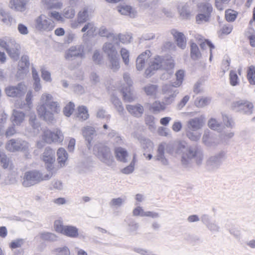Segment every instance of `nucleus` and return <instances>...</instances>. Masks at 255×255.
<instances>
[{
    "label": "nucleus",
    "instance_id": "4c0bfd02",
    "mask_svg": "<svg viewBox=\"0 0 255 255\" xmlns=\"http://www.w3.org/2000/svg\"><path fill=\"white\" fill-rule=\"evenodd\" d=\"M63 234L71 238H76L78 236V229L75 226H65Z\"/></svg>",
    "mask_w": 255,
    "mask_h": 255
},
{
    "label": "nucleus",
    "instance_id": "72a5a7b5",
    "mask_svg": "<svg viewBox=\"0 0 255 255\" xmlns=\"http://www.w3.org/2000/svg\"><path fill=\"white\" fill-rule=\"evenodd\" d=\"M178 12L183 19H188L191 16L189 6L187 3H181L177 7Z\"/></svg>",
    "mask_w": 255,
    "mask_h": 255
},
{
    "label": "nucleus",
    "instance_id": "7ed1b4c3",
    "mask_svg": "<svg viewBox=\"0 0 255 255\" xmlns=\"http://www.w3.org/2000/svg\"><path fill=\"white\" fill-rule=\"evenodd\" d=\"M205 118L203 116L189 119L186 123V134L193 141H197L201 137V133L197 131L204 125Z\"/></svg>",
    "mask_w": 255,
    "mask_h": 255
},
{
    "label": "nucleus",
    "instance_id": "9b49d317",
    "mask_svg": "<svg viewBox=\"0 0 255 255\" xmlns=\"http://www.w3.org/2000/svg\"><path fill=\"white\" fill-rule=\"evenodd\" d=\"M64 57L66 60L72 61L76 58L84 59L85 58L84 46L82 44L71 46L66 50Z\"/></svg>",
    "mask_w": 255,
    "mask_h": 255
},
{
    "label": "nucleus",
    "instance_id": "774afa93",
    "mask_svg": "<svg viewBox=\"0 0 255 255\" xmlns=\"http://www.w3.org/2000/svg\"><path fill=\"white\" fill-rule=\"evenodd\" d=\"M54 252L58 255H70V252L67 247H63L55 249Z\"/></svg>",
    "mask_w": 255,
    "mask_h": 255
},
{
    "label": "nucleus",
    "instance_id": "cd10ccee",
    "mask_svg": "<svg viewBox=\"0 0 255 255\" xmlns=\"http://www.w3.org/2000/svg\"><path fill=\"white\" fill-rule=\"evenodd\" d=\"M96 31L97 27L92 22L86 23L81 29V32L84 33L83 37H93Z\"/></svg>",
    "mask_w": 255,
    "mask_h": 255
},
{
    "label": "nucleus",
    "instance_id": "13d9d810",
    "mask_svg": "<svg viewBox=\"0 0 255 255\" xmlns=\"http://www.w3.org/2000/svg\"><path fill=\"white\" fill-rule=\"evenodd\" d=\"M75 105L73 103L69 102L64 108L63 113L66 117H70L74 110Z\"/></svg>",
    "mask_w": 255,
    "mask_h": 255
},
{
    "label": "nucleus",
    "instance_id": "338daca9",
    "mask_svg": "<svg viewBox=\"0 0 255 255\" xmlns=\"http://www.w3.org/2000/svg\"><path fill=\"white\" fill-rule=\"evenodd\" d=\"M75 13V10L71 7H66L63 10V15L67 18H73Z\"/></svg>",
    "mask_w": 255,
    "mask_h": 255
},
{
    "label": "nucleus",
    "instance_id": "c756f323",
    "mask_svg": "<svg viewBox=\"0 0 255 255\" xmlns=\"http://www.w3.org/2000/svg\"><path fill=\"white\" fill-rule=\"evenodd\" d=\"M201 221L211 232H218L219 231V226L215 222L211 221L209 216L207 215H202L201 217Z\"/></svg>",
    "mask_w": 255,
    "mask_h": 255
},
{
    "label": "nucleus",
    "instance_id": "c03bdc74",
    "mask_svg": "<svg viewBox=\"0 0 255 255\" xmlns=\"http://www.w3.org/2000/svg\"><path fill=\"white\" fill-rule=\"evenodd\" d=\"M138 140L144 149H150L153 147V143L148 138L140 136Z\"/></svg>",
    "mask_w": 255,
    "mask_h": 255
},
{
    "label": "nucleus",
    "instance_id": "603ef678",
    "mask_svg": "<svg viewBox=\"0 0 255 255\" xmlns=\"http://www.w3.org/2000/svg\"><path fill=\"white\" fill-rule=\"evenodd\" d=\"M222 120L224 124L227 128H233L234 127V122L230 116L223 113Z\"/></svg>",
    "mask_w": 255,
    "mask_h": 255
},
{
    "label": "nucleus",
    "instance_id": "393cba45",
    "mask_svg": "<svg viewBox=\"0 0 255 255\" xmlns=\"http://www.w3.org/2000/svg\"><path fill=\"white\" fill-rule=\"evenodd\" d=\"M151 56L149 50H146L140 54L136 60V68L138 71L142 70L145 66V63Z\"/></svg>",
    "mask_w": 255,
    "mask_h": 255
},
{
    "label": "nucleus",
    "instance_id": "4d7b16f0",
    "mask_svg": "<svg viewBox=\"0 0 255 255\" xmlns=\"http://www.w3.org/2000/svg\"><path fill=\"white\" fill-rule=\"evenodd\" d=\"M238 15V12L232 9H227L225 11V17L229 22L235 21Z\"/></svg>",
    "mask_w": 255,
    "mask_h": 255
},
{
    "label": "nucleus",
    "instance_id": "de8ad7c7",
    "mask_svg": "<svg viewBox=\"0 0 255 255\" xmlns=\"http://www.w3.org/2000/svg\"><path fill=\"white\" fill-rule=\"evenodd\" d=\"M108 59L110 62V68L114 72L118 71L120 68L119 55Z\"/></svg>",
    "mask_w": 255,
    "mask_h": 255
},
{
    "label": "nucleus",
    "instance_id": "5fc2aeb1",
    "mask_svg": "<svg viewBox=\"0 0 255 255\" xmlns=\"http://www.w3.org/2000/svg\"><path fill=\"white\" fill-rule=\"evenodd\" d=\"M208 127L214 130H219L221 129V124L214 118L210 119L208 122Z\"/></svg>",
    "mask_w": 255,
    "mask_h": 255
},
{
    "label": "nucleus",
    "instance_id": "f704fd0d",
    "mask_svg": "<svg viewBox=\"0 0 255 255\" xmlns=\"http://www.w3.org/2000/svg\"><path fill=\"white\" fill-rule=\"evenodd\" d=\"M57 160L61 167L65 165L68 157V153L63 148H59L57 151Z\"/></svg>",
    "mask_w": 255,
    "mask_h": 255
},
{
    "label": "nucleus",
    "instance_id": "5701e85b",
    "mask_svg": "<svg viewBox=\"0 0 255 255\" xmlns=\"http://www.w3.org/2000/svg\"><path fill=\"white\" fill-rule=\"evenodd\" d=\"M82 134L85 140L88 142L87 145L88 149L91 148V143L93 140V136L96 135L95 128L91 126L84 127L82 129Z\"/></svg>",
    "mask_w": 255,
    "mask_h": 255
},
{
    "label": "nucleus",
    "instance_id": "f03ea898",
    "mask_svg": "<svg viewBox=\"0 0 255 255\" xmlns=\"http://www.w3.org/2000/svg\"><path fill=\"white\" fill-rule=\"evenodd\" d=\"M176 152H182L181 163L186 167L190 166L194 161L197 165H200L203 160V151L196 146L186 147L184 143L180 142Z\"/></svg>",
    "mask_w": 255,
    "mask_h": 255
},
{
    "label": "nucleus",
    "instance_id": "c9c22d12",
    "mask_svg": "<svg viewBox=\"0 0 255 255\" xmlns=\"http://www.w3.org/2000/svg\"><path fill=\"white\" fill-rule=\"evenodd\" d=\"M115 154L117 159L123 162H126L128 157V153L126 150L122 147H118L115 149Z\"/></svg>",
    "mask_w": 255,
    "mask_h": 255
},
{
    "label": "nucleus",
    "instance_id": "0eeeda50",
    "mask_svg": "<svg viewBox=\"0 0 255 255\" xmlns=\"http://www.w3.org/2000/svg\"><path fill=\"white\" fill-rule=\"evenodd\" d=\"M6 149L10 152L22 151L25 153V156L28 158L29 144L21 139H11L8 140L5 145Z\"/></svg>",
    "mask_w": 255,
    "mask_h": 255
},
{
    "label": "nucleus",
    "instance_id": "f3484780",
    "mask_svg": "<svg viewBox=\"0 0 255 255\" xmlns=\"http://www.w3.org/2000/svg\"><path fill=\"white\" fill-rule=\"evenodd\" d=\"M98 33L102 37H106L108 40L112 41L113 42L117 43L118 41L123 42L124 36L121 34H115L112 30L107 28L106 27L101 26L99 30Z\"/></svg>",
    "mask_w": 255,
    "mask_h": 255
},
{
    "label": "nucleus",
    "instance_id": "ea45409f",
    "mask_svg": "<svg viewBox=\"0 0 255 255\" xmlns=\"http://www.w3.org/2000/svg\"><path fill=\"white\" fill-rule=\"evenodd\" d=\"M78 20L83 23L85 22L89 19V8L87 6L82 8L78 13Z\"/></svg>",
    "mask_w": 255,
    "mask_h": 255
},
{
    "label": "nucleus",
    "instance_id": "a19ab883",
    "mask_svg": "<svg viewBox=\"0 0 255 255\" xmlns=\"http://www.w3.org/2000/svg\"><path fill=\"white\" fill-rule=\"evenodd\" d=\"M190 56L193 60H196L201 57V54L197 45L191 42L190 45Z\"/></svg>",
    "mask_w": 255,
    "mask_h": 255
},
{
    "label": "nucleus",
    "instance_id": "f257e3e1",
    "mask_svg": "<svg viewBox=\"0 0 255 255\" xmlns=\"http://www.w3.org/2000/svg\"><path fill=\"white\" fill-rule=\"evenodd\" d=\"M36 110L41 119L47 123H52L55 121L54 115L60 113V107L51 94L44 93L40 97Z\"/></svg>",
    "mask_w": 255,
    "mask_h": 255
},
{
    "label": "nucleus",
    "instance_id": "052dcab7",
    "mask_svg": "<svg viewBox=\"0 0 255 255\" xmlns=\"http://www.w3.org/2000/svg\"><path fill=\"white\" fill-rule=\"evenodd\" d=\"M5 182L6 184H13L16 183V177L15 174L11 172L10 170L8 171L7 176L5 177Z\"/></svg>",
    "mask_w": 255,
    "mask_h": 255
},
{
    "label": "nucleus",
    "instance_id": "a211bd4d",
    "mask_svg": "<svg viewBox=\"0 0 255 255\" xmlns=\"http://www.w3.org/2000/svg\"><path fill=\"white\" fill-rule=\"evenodd\" d=\"M29 58L27 55H23L18 64L17 75L21 79L29 72Z\"/></svg>",
    "mask_w": 255,
    "mask_h": 255
},
{
    "label": "nucleus",
    "instance_id": "e433bc0d",
    "mask_svg": "<svg viewBox=\"0 0 255 255\" xmlns=\"http://www.w3.org/2000/svg\"><path fill=\"white\" fill-rule=\"evenodd\" d=\"M111 101L119 115H124L125 113L124 108L120 100L116 96L113 95L111 97Z\"/></svg>",
    "mask_w": 255,
    "mask_h": 255
},
{
    "label": "nucleus",
    "instance_id": "1a4fd4ad",
    "mask_svg": "<svg viewBox=\"0 0 255 255\" xmlns=\"http://www.w3.org/2000/svg\"><path fill=\"white\" fill-rule=\"evenodd\" d=\"M226 158V153L224 151H220L208 158L206 162L208 170L215 171L218 169L223 161Z\"/></svg>",
    "mask_w": 255,
    "mask_h": 255
},
{
    "label": "nucleus",
    "instance_id": "58836bf2",
    "mask_svg": "<svg viewBox=\"0 0 255 255\" xmlns=\"http://www.w3.org/2000/svg\"><path fill=\"white\" fill-rule=\"evenodd\" d=\"M32 98V92L31 91H28L26 96V103H21L20 105H19V107L21 109H25L26 110H29L32 108L33 107Z\"/></svg>",
    "mask_w": 255,
    "mask_h": 255
},
{
    "label": "nucleus",
    "instance_id": "4468645a",
    "mask_svg": "<svg viewBox=\"0 0 255 255\" xmlns=\"http://www.w3.org/2000/svg\"><path fill=\"white\" fill-rule=\"evenodd\" d=\"M232 108L236 112L251 115L253 113L254 105L251 102L241 100L233 103Z\"/></svg>",
    "mask_w": 255,
    "mask_h": 255
},
{
    "label": "nucleus",
    "instance_id": "e2e57ef3",
    "mask_svg": "<svg viewBox=\"0 0 255 255\" xmlns=\"http://www.w3.org/2000/svg\"><path fill=\"white\" fill-rule=\"evenodd\" d=\"M120 53L125 64L126 65H128L129 63V53L128 51L125 48H122L121 50Z\"/></svg>",
    "mask_w": 255,
    "mask_h": 255
},
{
    "label": "nucleus",
    "instance_id": "39448f33",
    "mask_svg": "<svg viewBox=\"0 0 255 255\" xmlns=\"http://www.w3.org/2000/svg\"><path fill=\"white\" fill-rule=\"evenodd\" d=\"M174 64L171 60H164L162 57L155 56L150 60L149 67L145 70V74L147 77H150L153 71L160 68L163 69H173Z\"/></svg>",
    "mask_w": 255,
    "mask_h": 255
},
{
    "label": "nucleus",
    "instance_id": "7c9ffc66",
    "mask_svg": "<svg viewBox=\"0 0 255 255\" xmlns=\"http://www.w3.org/2000/svg\"><path fill=\"white\" fill-rule=\"evenodd\" d=\"M25 114L22 112L13 110L12 115L10 118L13 126L20 125L24 120Z\"/></svg>",
    "mask_w": 255,
    "mask_h": 255
},
{
    "label": "nucleus",
    "instance_id": "6e6d98bb",
    "mask_svg": "<svg viewBox=\"0 0 255 255\" xmlns=\"http://www.w3.org/2000/svg\"><path fill=\"white\" fill-rule=\"evenodd\" d=\"M126 197H119L117 198H113L111 200L110 202V205L111 207H114L115 208L120 207L124 204V203L126 201Z\"/></svg>",
    "mask_w": 255,
    "mask_h": 255
},
{
    "label": "nucleus",
    "instance_id": "20e7f679",
    "mask_svg": "<svg viewBox=\"0 0 255 255\" xmlns=\"http://www.w3.org/2000/svg\"><path fill=\"white\" fill-rule=\"evenodd\" d=\"M52 174H43L40 171L32 170L24 173L22 179V184L24 187H29L39 183L43 180H49Z\"/></svg>",
    "mask_w": 255,
    "mask_h": 255
},
{
    "label": "nucleus",
    "instance_id": "c85d7f7f",
    "mask_svg": "<svg viewBox=\"0 0 255 255\" xmlns=\"http://www.w3.org/2000/svg\"><path fill=\"white\" fill-rule=\"evenodd\" d=\"M27 2L28 0H10L9 2L11 8L21 12L26 10Z\"/></svg>",
    "mask_w": 255,
    "mask_h": 255
},
{
    "label": "nucleus",
    "instance_id": "2f4dec72",
    "mask_svg": "<svg viewBox=\"0 0 255 255\" xmlns=\"http://www.w3.org/2000/svg\"><path fill=\"white\" fill-rule=\"evenodd\" d=\"M118 11L123 15H128L134 18L136 15V11L129 5H123L118 7Z\"/></svg>",
    "mask_w": 255,
    "mask_h": 255
},
{
    "label": "nucleus",
    "instance_id": "79ce46f5",
    "mask_svg": "<svg viewBox=\"0 0 255 255\" xmlns=\"http://www.w3.org/2000/svg\"><path fill=\"white\" fill-rule=\"evenodd\" d=\"M87 108L84 106H79L78 108V114L77 118L79 120L85 121L89 118Z\"/></svg>",
    "mask_w": 255,
    "mask_h": 255
},
{
    "label": "nucleus",
    "instance_id": "49530a36",
    "mask_svg": "<svg viewBox=\"0 0 255 255\" xmlns=\"http://www.w3.org/2000/svg\"><path fill=\"white\" fill-rule=\"evenodd\" d=\"M211 99L208 97H198L195 101V105L197 107L202 108L208 105Z\"/></svg>",
    "mask_w": 255,
    "mask_h": 255
},
{
    "label": "nucleus",
    "instance_id": "09e8293b",
    "mask_svg": "<svg viewBox=\"0 0 255 255\" xmlns=\"http://www.w3.org/2000/svg\"><path fill=\"white\" fill-rule=\"evenodd\" d=\"M139 227V225L135 221L130 220L128 222L127 231L129 234H136Z\"/></svg>",
    "mask_w": 255,
    "mask_h": 255
},
{
    "label": "nucleus",
    "instance_id": "37998d69",
    "mask_svg": "<svg viewBox=\"0 0 255 255\" xmlns=\"http://www.w3.org/2000/svg\"><path fill=\"white\" fill-rule=\"evenodd\" d=\"M158 86L156 85L148 84L144 88L143 90L147 96H155L157 93Z\"/></svg>",
    "mask_w": 255,
    "mask_h": 255
},
{
    "label": "nucleus",
    "instance_id": "3c124183",
    "mask_svg": "<svg viewBox=\"0 0 255 255\" xmlns=\"http://www.w3.org/2000/svg\"><path fill=\"white\" fill-rule=\"evenodd\" d=\"M247 78L252 85H255V66H250L248 70Z\"/></svg>",
    "mask_w": 255,
    "mask_h": 255
},
{
    "label": "nucleus",
    "instance_id": "4be33fe9",
    "mask_svg": "<svg viewBox=\"0 0 255 255\" xmlns=\"http://www.w3.org/2000/svg\"><path fill=\"white\" fill-rule=\"evenodd\" d=\"M202 142L206 146L208 147L215 146L219 143L216 136L208 129L204 132Z\"/></svg>",
    "mask_w": 255,
    "mask_h": 255
},
{
    "label": "nucleus",
    "instance_id": "473e14b6",
    "mask_svg": "<svg viewBox=\"0 0 255 255\" xmlns=\"http://www.w3.org/2000/svg\"><path fill=\"white\" fill-rule=\"evenodd\" d=\"M13 20L11 15L4 9L0 8V21L3 24L10 26Z\"/></svg>",
    "mask_w": 255,
    "mask_h": 255
},
{
    "label": "nucleus",
    "instance_id": "423d86ee",
    "mask_svg": "<svg viewBox=\"0 0 255 255\" xmlns=\"http://www.w3.org/2000/svg\"><path fill=\"white\" fill-rule=\"evenodd\" d=\"M94 153L98 158L108 166H111L114 162V158L110 149L102 143H98L95 145Z\"/></svg>",
    "mask_w": 255,
    "mask_h": 255
},
{
    "label": "nucleus",
    "instance_id": "bf43d9fd",
    "mask_svg": "<svg viewBox=\"0 0 255 255\" xmlns=\"http://www.w3.org/2000/svg\"><path fill=\"white\" fill-rule=\"evenodd\" d=\"M230 82L233 86H237L239 84V81L238 76L235 71H231L230 73Z\"/></svg>",
    "mask_w": 255,
    "mask_h": 255
},
{
    "label": "nucleus",
    "instance_id": "dca6fc26",
    "mask_svg": "<svg viewBox=\"0 0 255 255\" xmlns=\"http://www.w3.org/2000/svg\"><path fill=\"white\" fill-rule=\"evenodd\" d=\"M26 91L25 85L20 83L16 86H8L5 89L6 95L10 97H20L24 95Z\"/></svg>",
    "mask_w": 255,
    "mask_h": 255
},
{
    "label": "nucleus",
    "instance_id": "bb28decb",
    "mask_svg": "<svg viewBox=\"0 0 255 255\" xmlns=\"http://www.w3.org/2000/svg\"><path fill=\"white\" fill-rule=\"evenodd\" d=\"M171 33L175 39L178 47L183 49L186 47V41L184 35L182 32H179L175 29H172Z\"/></svg>",
    "mask_w": 255,
    "mask_h": 255
},
{
    "label": "nucleus",
    "instance_id": "0e129e2a",
    "mask_svg": "<svg viewBox=\"0 0 255 255\" xmlns=\"http://www.w3.org/2000/svg\"><path fill=\"white\" fill-rule=\"evenodd\" d=\"M231 0H215V6L219 10H223Z\"/></svg>",
    "mask_w": 255,
    "mask_h": 255
},
{
    "label": "nucleus",
    "instance_id": "9d476101",
    "mask_svg": "<svg viewBox=\"0 0 255 255\" xmlns=\"http://www.w3.org/2000/svg\"><path fill=\"white\" fill-rule=\"evenodd\" d=\"M36 29L41 31H50L55 27L54 22L44 14H41L35 19Z\"/></svg>",
    "mask_w": 255,
    "mask_h": 255
},
{
    "label": "nucleus",
    "instance_id": "8fccbe9b",
    "mask_svg": "<svg viewBox=\"0 0 255 255\" xmlns=\"http://www.w3.org/2000/svg\"><path fill=\"white\" fill-rule=\"evenodd\" d=\"M0 161L2 164V167L5 168L11 169V162L7 158L6 155L2 151L0 150Z\"/></svg>",
    "mask_w": 255,
    "mask_h": 255
},
{
    "label": "nucleus",
    "instance_id": "6e6552de",
    "mask_svg": "<svg viewBox=\"0 0 255 255\" xmlns=\"http://www.w3.org/2000/svg\"><path fill=\"white\" fill-rule=\"evenodd\" d=\"M199 13L196 16V22L199 24L209 22L213 11V7L209 2H202L198 5Z\"/></svg>",
    "mask_w": 255,
    "mask_h": 255
},
{
    "label": "nucleus",
    "instance_id": "69168bd1",
    "mask_svg": "<svg viewBox=\"0 0 255 255\" xmlns=\"http://www.w3.org/2000/svg\"><path fill=\"white\" fill-rule=\"evenodd\" d=\"M157 132L160 136H163L166 137H171V133L170 130L165 127H160L157 129Z\"/></svg>",
    "mask_w": 255,
    "mask_h": 255
},
{
    "label": "nucleus",
    "instance_id": "a18cd8bd",
    "mask_svg": "<svg viewBox=\"0 0 255 255\" xmlns=\"http://www.w3.org/2000/svg\"><path fill=\"white\" fill-rule=\"evenodd\" d=\"M39 236L42 240L46 241L54 242L57 239V237L54 234L50 232H41Z\"/></svg>",
    "mask_w": 255,
    "mask_h": 255
},
{
    "label": "nucleus",
    "instance_id": "aec40b11",
    "mask_svg": "<svg viewBox=\"0 0 255 255\" xmlns=\"http://www.w3.org/2000/svg\"><path fill=\"white\" fill-rule=\"evenodd\" d=\"M42 159L46 164H47V169L52 170V164L55 160V151L49 147H47L42 155Z\"/></svg>",
    "mask_w": 255,
    "mask_h": 255
},
{
    "label": "nucleus",
    "instance_id": "864d4df0",
    "mask_svg": "<svg viewBox=\"0 0 255 255\" xmlns=\"http://www.w3.org/2000/svg\"><path fill=\"white\" fill-rule=\"evenodd\" d=\"M176 81L173 83L170 84L175 87H179L182 83L183 78L184 77V72L183 70H178L176 73Z\"/></svg>",
    "mask_w": 255,
    "mask_h": 255
},
{
    "label": "nucleus",
    "instance_id": "680f3d73",
    "mask_svg": "<svg viewBox=\"0 0 255 255\" xmlns=\"http://www.w3.org/2000/svg\"><path fill=\"white\" fill-rule=\"evenodd\" d=\"M200 46L202 49H205L207 46L210 48V60H211L212 57V49L215 48L214 45L208 40H205L204 41L201 42L200 43Z\"/></svg>",
    "mask_w": 255,
    "mask_h": 255
},
{
    "label": "nucleus",
    "instance_id": "f8f14e48",
    "mask_svg": "<svg viewBox=\"0 0 255 255\" xmlns=\"http://www.w3.org/2000/svg\"><path fill=\"white\" fill-rule=\"evenodd\" d=\"M162 93L164 95L163 99V104L168 105L175 101L176 97L179 94V91L173 85L165 84L162 87Z\"/></svg>",
    "mask_w": 255,
    "mask_h": 255
},
{
    "label": "nucleus",
    "instance_id": "b1692460",
    "mask_svg": "<svg viewBox=\"0 0 255 255\" xmlns=\"http://www.w3.org/2000/svg\"><path fill=\"white\" fill-rule=\"evenodd\" d=\"M126 109L131 115L136 118L141 117L144 112L143 107L139 104L127 105Z\"/></svg>",
    "mask_w": 255,
    "mask_h": 255
},
{
    "label": "nucleus",
    "instance_id": "ddd939ff",
    "mask_svg": "<svg viewBox=\"0 0 255 255\" xmlns=\"http://www.w3.org/2000/svg\"><path fill=\"white\" fill-rule=\"evenodd\" d=\"M42 139L47 143H61L64 140V135L62 131L59 129H56L53 131L46 129L43 131Z\"/></svg>",
    "mask_w": 255,
    "mask_h": 255
},
{
    "label": "nucleus",
    "instance_id": "a878e982",
    "mask_svg": "<svg viewBox=\"0 0 255 255\" xmlns=\"http://www.w3.org/2000/svg\"><path fill=\"white\" fill-rule=\"evenodd\" d=\"M104 53L107 55L108 59L112 57H116L118 56V53L113 43L111 42H105L102 47Z\"/></svg>",
    "mask_w": 255,
    "mask_h": 255
},
{
    "label": "nucleus",
    "instance_id": "2eb2a0df",
    "mask_svg": "<svg viewBox=\"0 0 255 255\" xmlns=\"http://www.w3.org/2000/svg\"><path fill=\"white\" fill-rule=\"evenodd\" d=\"M123 78L127 84L126 87H122L121 91L123 94L124 100L128 102H131L134 100L135 97L131 92V86L132 84V81L129 76V75L125 73L124 74Z\"/></svg>",
    "mask_w": 255,
    "mask_h": 255
},
{
    "label": "nucleus",
    "instance_id": "412c9836",
    "mask_svg": "<svg viewBox=\"0 0 255 255\" xmlns=\"http://www.w3.org/2000/svg\"><path fill=\"white\" fill-rule=\"evenodd\" d=\"M20 49L19 44L12 39L5 50L11 58L14 60H17L20 55Z\"/></svg>",
    "mask_w": 255,
    "mask_h": 255
},
{
    "label": "nucleus",
    "instance_id": "6ab92c4d",
    "mask_svg": "<svg viewBox=\"0 0 255 255\" xmlns=\"http://www.w3.org/2000/svg\"><path fill=\"white\" fill-rule=\"evenodd\" d=\"M167 147V144L165 142L160 143L156 150V155L153 157L155 161H158L164 166H167L169 165V161L165 156V150Z\"/></svg>",
    "mask_w": 255,
    "mask_h": 255
}]
</instances>
